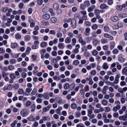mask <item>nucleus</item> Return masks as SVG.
<instances>
[{
	"label": "nucleus",
	"mask_w": 127,
	"mask_h": 127,
	"mask_svg": "<svg viewBox=\"0 0 127 127\" xmlns=\"http://www.w3.org/2000/svg\"><path fill=\"white\" fill-rule=\"evenodd\" d=\"M81 34H78L77 37L78 38V41L80 42L81 45L84 46L86 44L85 41L83 40V39L81 37Z\"/></svg>",
	"instance_id": "obj_1"
},
{
	"label": "nucleus",
	"mask_w": 127,
	"mask_h": 127,
	"mask_svg": "<svg viewBox=\"0 0 127 127\" xmlns=\"http://www.w3.org/2000/svg\"><path fill=\"white\" fill-rule=\"evenodd\" d=\"M120 76V75L119 74H118L116 75L115 80L114 81V83L116 84L118 83L119 79Z\"/></svg>",
	"instance_id": "obj_2"
},
{
	"label": "nucleus",
	"mask_w": 127,
	"mask_h": 127,
	"mask_svg": "<svg viewBox=\"0 0 127 127\" xmlns=\"http://www.w3.org/2000/svg\"><path fill=\"white\" fill-rule=\"evenodd\" d=\"M90 29L88 27L86 28L85 29L84 34L86 36H88L90 34Z\"/></svg>",
	"instance_id": "obj_3"
},
{
	"label": "nucleus",
	"mask_w": 127,
	"mask_h": 127,
	"mask_svg": "<svg viewBox=\"0 0 127 127\" xmlns=\"http://www.w3.org/2000/svg\"><path fill=\"white\" fill-rule=\"evenodd\" d=\"M104 12V10H100L97 9H95L94 10V13L95 15H98L100 14V12L103 13Z\"/></svg>",
	"instance_id": "obj_4"
},
{
	"label": "nucleus",
	"mask_w": 127,
	"mask_h": 127,
	"mask_svg": "<svg viewBox=\"0 0 127 127\" xmlns=\"http://www.w3.org/2000/svg\"><path fill=\"white\" fill-rule=\"evenodd\" d=\"M108 86H106L103 87V88L102 90V93L103 95H105L106 94V90H108Z\"/></svg>",
	"instance_id": "obj_5"
},
{
	"label": "nucleus",
	"mask_w": 127,
	"mask_h": 127,
	"mask_svg": "<svg viewBox=\"0 0 127 127\" xmlns=\"http://www.w3.org/2000/svg\"><path fill=\"white\" fill-rule=\"evenodd\" d=\"M28 112L26 111H23L21 112V115L23 117L26 116L28 114Z\"/></svg>",
	"instance_id": "obj_6"
},
{
	"label": "nucleus",
	"mask_w": 127,
	"mask_h": 127,
	"mask_svg": "<svg viewBox=\"0 0 127 127\" xmlns=\"http://www.w3.org/2000/svg\"><path fill=\"white\" fill-rule=\"evenodd\" d=\"M120 108V106L119 105H117L113 107L112 110L113 111L116 112Z\"/></svg>",
	"instance_id": "obj_7"
},
{
	"label": "nucleus",
	"mask_w": 127,
	"mask_h": 127,
	"mask_svg": "<svg viewBox=\"0 0 127 127\" xmlns=\"http://www.w3.org/2000/svg\"><path fill=\"white\" fill-rule=\"evenodd\" d=\"M42 17L44 19L47 20L49 19L50 18V15L49 14H46L43 15Z\"/></svg>",
	"instance_id": "obj_8"
},
{
	"label": "nucleus",
	"mask_w": 127,
	"mask_h": 127,
	"mask_svg": "<svg viewBox=\"0 0 127 127\" xmlns=\"http://www.w3.org/2000/svg\"><path fill=\"white\" fill-rule=\"evenodd\" d=\"M100 8L102 9H107L108 8V7L105 4L103 3L101 4L100 6Z\"/></svg>",
	"instance_id": "obj_9"
},
{
	"label": "nucleus",
	"mask_w": 127,
	"mask_h": 127,
	"mask_svg": "<svg viewBox=\"0 0 127 127\" xmlns=\"http://www.w3.org/2000/svg\"><path fill=\"white\" fill-rule=\"evenodd\" d=\"M104 36L105 37L107 38H110L111 40H112L113 39V37L107 33H105L104 35Z\"/></svg>",
	"instance_id": "obj_10"
},
{
	"label": "nucleus",
	"mask_w": 127,
	"mask_h": 127,
	"mask_svg": "<svg viewBox=\"0 0 127 127\" xmlns=\"http://www.w3.org/2000/svg\"><path fill=\"white\" fill-rule=\"evenodd\" d=\"M71 24L73 26V27L75 28L76 26V20L73 18L72 19L71 21Z\"/></svg>",
	"instance_id": "obj_11"
},
{
	"label": "nucleus",
	"mask_w": 127,
	"mask_h": 127,
	"mask_svg": "<svg viewBox=\"0 0 127 127\" xmlns=\"http://www.w3.org/2000/svg\"><path fill=\"white\" fill-rule=\"evenodd\" d=\"M55 100L59 104H61L62 102V98L59 97H58L55 98Z\"/></svg>",
	"instance_id": "obj_12"
},
{
	"label": "nucleus",
	"mask_w": 127,
	"mask_h": 127,
	"mask_svg": "<svg viewBox=\"0 0 127 127\" xmlns=\"http://www.w3.org/2000/svg\"><path fill=\"white\" fill-rule=\"evenodd\" d=\"M32 89L29 88H27L26 90L25 95H29L30 93L32 91Z\"/></svg>",
	"instance_id": "obj_13"
},
{
	"label": "nucleus",
	"mask_w": 127,
	"mask_h": 127,
	"mask_svg": "<svg viewBox=\"0 0 127 127\" xmlns=\"http://www.w3.org/2000/svg\"><path fill=\"white\" fill-rule=\"evenodd\" d=\"M118 16L120 18H122L127 17V14L126 13H122L119 14Z\"/></svg>",
	"instance_id": "obj_14"
},
{
	"label": "nucleus",
	"mask_w": 127,
	"mask_h": 127,
	"mask_svg": "<svg viewBox=\"0 0 127 127\" xmlns=\"http://www.w3.org/2000/svg\"><path fill=\"white\" fill-rule=\"evenodd\" d=\"M111 21H113L116 22L118 20V18L117 16H114L111 17Z\"/></svg>",
	"instance_id": "obj_15"
},
{
	"label": "nucleus",
	"mask_w": 127,
	"mask_h": 127,
	"mask_svg": "<svg viewBox=\"0 0 127 127\" xmlns=\"http://www.w3.org/2000/svg\"><path fill=\"white\" fill-rule=\"evenodd\" d=\"M58 46L59 49H63L64 47V45L63 43H59L58 45Z\"/></svg>",
	"instance_id": "obj_16"
},
{
	"label": "nucleus",
	"mask_w": 127,
	"mask_h": 127,
	"mask_svg": "<svg viewBox=\"0 0 127 127\" xmlns=\"http://www.w3.org/2000/svg\"><path fill=\"white\" fill-rule=\"evenodd\" d=\"M11 46L12 48H14L18 46L17 43H11Z\"/></svg>",
	"instance_id": "obj_17"
},
{
	"label": "nucleus",
	"mask_w": 127,
	"mask_h": 127,
	"mask_svg": "<svg viewBox=\"0 0 127 127\" xmlns=\"http://www.w3.org/2000/svg\"><path fill=\"white\" fill-rule=\"evenodd\" d=\"M71 41V38L69 37H67L65 39V42L66 43H69Z\"/></svg>",
	"instance_id": "obj_18"
},
{
	"label": "nucleus",
	"mask_w": 127,
	"mask_h": 127,
	"mask_svg": "<svg viewBox=\"0 0 127 127\" xmlns=\"http://www.w3.org/2000/svg\"><path fill=\"white\" fill-rule=\"evenodd\" d=\"M42 119L44 121H49L50 120V118L48 116H45L42 117Z\"/></svg>",
	"instance_id": "obj_19"
},
{
	"label": "nucleus",
	"mask_w": 127,
	"mask_h": 127,
	"mask_svg": "<svg viewBox=\"0 0 127 127\" xmlns=\"http://www.w3.org/2000/svg\"><path fill=\"white\" fill-rule=\"evenodd\" d=\"M62 110V107H59L56 110V113L59 114L61 113V110Z\"/></svg>",
	"instance_id": "obj_20"
},
{
	"label": "nucleus",
	"mask_w": 127,
	"mask_h": 127,
	"mask_svg": "<svg viewBox=\"0 0 127 127\" xmlns=\"http://www.w3.org/2000/svg\"><path fill=\"white\" fill-rule=\"evenodd\" d=\"M47 43L45 42H42L40 43V45L42 47H45L47 45Z\"/></svg>",
	"instance_id": "obj_21"
},
{
	"label": "nucleus",
	"mask_w": 127,
	"mask_h": 127,
	"mask_svg": "<svg viewBox=\"0 0 127 127\" xmlns=\"http://www.w3.org/2000/svg\"><path fill=\"white\" fill-rule=\"evenodd\" d=\"M99 41L97 39H94L93 40L92 43L94 45L96 46L97 44L98 43Z\"/></svg>",
	"instance_id": "obj_22"
},
{
	"label": "nucleus",
	"mask_w": 127,
	"mask_h": 127,
	"mask_svg": "<svg viewBox=\"0 0 127 127\" xmlns=\"http://www.w3.org/2000/svg\"><path fill=\"white\" fill-rule=\"evenodd\" d=\"M101 103L104 106H106L108 103V101L106 99H104L102 101Z\"/></svg>",
	"instance_id": "obj_23"
},
{
	"label": "nucleus",
	"mask_w": 127,
	"mask_h": 127,
	"mask_svg": "<svg viewBox=\"0 0 127 127\" xmlns=\"http://www.w3.org/2000/svg\"><path fill=\"white\" fill-rule=\"evenodd\" d=\"M118 60L121 63H122L124 62L125 61L124 59L121 56H118Z\"/></svg>",
	"instance_id": "obj_24"
},
{
	"label": "nucleus",
	"mask_w": 127,
	"mask_h": 127,
	"mask_svg": "<svg viewBox=\"0 0 127 127\" xmlns=\"http://www.w3.org/2000/svg\"><path fill=\"white\" fill-rule=\"evenodd\" d=\"M37 92V89L35 88H34L33 90L32 91V92L31 93V95L32 96L35 95L36 93Z\"/></svg>",
	"instance_id": "obj_25"
},
{
	"label": "nucleus",
	"mask_w": 127,
	"mask_h": 127,
	"mask_svg": "<svg viewBox=\"0 0 127 127\" xmlns=\"http://www.w3.org/2000/svg\"><path fill=\"white\" fill-rule=\"evenodd\" d=\"M127 72V67H125L123 68L122 70V72L123 74H124L125 73Z\"/></svg>",
	"instance_id": "obj_26"
},
{
	"label": "nucleus",
	"mask_w": 127,
	"mask_h": 127,
	"mask_svg": "<svg viewBox=\"0 0 127 127\" xmlns=\"http://www.w3.org/2000/svg\"><path fill=\"white\" fill-rule=\"evenodd\" d=\"M103 68L104 69H106L108 68L109 67L107 65V64L106 63H104L103 64L102 66Z\"/></svg>",
	"instance_id": "obj_27"
},
{
	"label": "nucleus",
	"mask_w": 127,
	"mask_h": 127,
	"mask_svg": "<svg viewBox=\"0 0 127 127\" xmlns=\"http://www.w3.org/2000/svg\"><path fill=\"white\" fill-rule=\"evenodd\" d=\"M27 119L29 121H34V118L33 116H32L29 117L27 118Z\"/></svg>",
	"instance_id": "obj_28"
},
{
	"label": "nucleus",
	"mask_w": 127,
	"mask_h": 127,
	"mask_svg": "<svg viewBox=\"0 0 127 127\" xmlns=\"http://www.w3.org/2000/svg\"><path fill=\"white\" fill-rule=\"evenodd\" d=\"M53 7L55 9H57L59 8V5L55 3L53 5Z\"/></svg>",
	"instance_id": "obj_29"
},
{
	"label": "nucleus",
	"mask_w": 127,
	"mask_h": 127,
	"mask_svg": "<svg viewBox=\"0 0 127 127\" xmlns=\"http://www.w3.org/2000/svg\"><path fill=\"white\" fill-rule=\"evenodd\" d=\"M31 108H32L31 111L32 112H34L35 110V106L34 104H33L31 106Z\"/></svg>",
	"instance_id": "obj_30"
},
{
	"label": "nucleus",
	"mask_w": 127,
	"mask_h": 127,
	"mask_svg": "<svg viewBox=\"0 0 127 127\" xmlns=\"http://www.w3.org/2000/svg\"><path fill=\"white\" fill-rule=\"evenodd\" d=\"M119 119L120 120L125 121L126 120L124 115L121 116L119 117Z\"/></svg>",
	"instance_id": "obj_31"
},
{
	"label": "nucleus",
	"mask_w": 127,
	"mask_h": 127,
	"mask_svg": "<svg viewBox=\"0 0 127 127\" xmlns=\"http://www.w3.org/2000/svg\"><path fill=\"white\" fill-rule=\"evenodd\" d=\"M48 8L47 7H45L43 8L42 9V11L44 13H46L48 11Z\"/></svg>",
	"instance_id": "obj_32"
},
{
	"label": "nucleus",
	"mask_w": 127,
	"mask_h": 127,
	"mask_svg": "<svg viewBox=\"0 0 127 127\" xmlns=\"http://www.w3.org/2000/svg\"><path fill=\"white\" fill-rule=\"evenodd\" d=\"M110 121L109 120V119H107L106 118L104 119V122L105 123H107L108 122H112L113 121H114V120H110Z\"/></svg>",
	"instance_id": "obj_33"
},
{
	"label": "nucleus",
	"mask_w": 127,
	"mask_h": 127,
	"mask_svg": "<svg viewBox=\"0 0 127 127\" xmlns=\"http://www.w3.org/2000/svg\"><path fill=\"white\" fill-rule=\"evenodd\" d=\"M53 78L54 80H59L61 79V78L60 76H55L53 77Z\"/></svg>",
	"instance_id": "obj_34"
},
{
	"label": "nucleus",
	"mask_w": 127,
	"mask_h": 127,
	"mask_svg": "<svg viewBox=\"0 0 127 127\" xmlns=\"http://www.w3.org/2000/svg\"><path fill=\"white\" fill-rule=\"evenodd\" d=\"M79 63V62L77 60H74L73 62V64L75 65H78Z\"/></svg>",
	"instance_id": "obj_35"
},
{
	"label": "nucleus",
	"mask_w": 127,
	"mask_h": 127,
	"mask_svg": "<svg viewBox=\"0 0 127 127\" xmlns=\"http://www.w3.org/2000/svg\"><path fill=\"white\" fill-rule=\"evenodd\" d=\"M14 69V66L12 65H10L8 67V69L9 70H12Z\"/></svg>",
	"instance_id": "obj_36"
},
{
	"label": "nucleus",
	"mask_w": 127,
	"mask_h": 127,
	"mask_svg": "<svg viewBox=\"0 0 127 127\" xmlns=\"http://www.w3.org/2000/svg\"><path fill=\"white\" fill-rule=\"evenodd\" d=\"M104 30L105 32H107L109 30V28L107 26H105L104 27Z\"/></svg>",
	"instance_id": "obj_37"
},
{
	"label": "nucleus",
	"mask_w": 127,
	"mask_h": 127,
	"mask_svg": "<svg viewBox=\"0 0 127 127\" xmlns=\"http://www.w3.org/2000/svg\"><path fill=\"white\" fill-rule=\"evenodd\" d=\"M119 114L117 112H115L113 114V116L115 118H117L118 117Z\"/></svg>",
	"instance_id": "obj_38"
},
{
	"label": "nucleus",
	"mask_w": 127,
	"mask_h": 127,
	"mask_svg": "<svg viewBox=\"0 0 127 127\" xmlns=\"http://www.w3.org/2000/svg\"><path fill=\"white\" fill-rule=\"evenodd\" d=\"M115 44L114 42H113L111 43L110 47L111 50H112L115 47Z\"/></svg>",
	"instance_id": "obj_39"
},
{
	"label": "nucleus",
	"mask_w": 127,
	"mask_h": 127,
	"mask_svg": "<svg viewBox=\"0 0 127 127\" xmlns=\"http://www.w3.org/2000/svg\"><path fill=\"white\" fill-rule=\"evenodd\" d=\"M69 87V84L66 83L64 85V88L66 90Z\"/></svg>",
	"instance_id": "obj_40"
},
{
	"label": "nucleus",
	"mask_w": 127,
	"mask_h": 127,
	"mask_svg": "<svg viewBox=\"0 0 127 127\" xmlns=\"http://www.w3.org/2000/svg\"><path fill=\"white\" fill-rule=\"evenodd\" d=\"M75 84L73 83H72L70 84V88L71 90H73L74 89L75 87Z\"/></svg>",
	"instance_id": "obj_41"
},
{
	"label": "nucleus",
	"mask_w": 127,
	"mask_h": 127,
	"mask_svg": "<svg viewBox=\"0 0 127 127\" xmlns=\"http://www.w3.org/2000/svg\"><path fill=\"white\" fill-rule=\"evenodd\" d=\"M71 107L73 109H75L77 107V105L75 103H73L71 105Z\"/></svg>",
	"instance_id": "obj_42"
},
{
	"label": "nucleus",
	"mask_w": 127,
	"mask_h": 127,
	"mask_svg": "<svg viewBox=\"0 0 127 127\" xmlns=\"http://www.w3.org/2000/svg\"><path fill=\"white\" fill-rule=\"evenodd\" d=\"M51 22L53 23H55L57 21V19L55 17H52L51 19Z\"/></svg>",
	"instance_id": "obj_43"
},
{
	"label": "nucleus",
	"mask_w": 127,
	"mask_h": 127,
	"mask_svg": "<svg viewBox=\"0 0 127 127\" xmlns=\"http://www.w3.org/2000/svg\"><path fill=\"white\" fill-rule=\"evenodd\" d=\"M32 58L33 59V61H36L37 60V56L35 55H32Z\"/></svg>",
	"instance_id": "obj_44"
},
{
	"label": "nucleus",
	"mask_w": 127,
	"mask_h": 127,
	"mask_svg": "<svg viewBox=\"0 0 127 127\" xmlns=\"http://www.w3.org/2000/svg\"><path fill=\"white\" fill-rule=\"evenodd\" d=\"M72 45L74 46L75 45V43L76 42V40L75 38H73L72 39Z\"/></svg>",
	"instance_id": "obj_45"
},
{
	"label": "nucleus",
	"mask_w": 127,
	"mask_h": 127,
	"mask_svg": "<svg viewBox=\"0 0 127 127\" xmlns=\"http://www.w3.org/2000/svg\"><path fill=\"white\" fill-rule=\"evenodd\" d=\"M43 96L44 97V98L47 99L49 98V97L48 94L46 93H44L43 94Z\"/></svg>",
	"instance_id": "obj_46"
},
{
	"label": "nucleus",
	"mask_w": 127,
	"mask_h": 127,
	"mask_svg": "<svg viewBox=\"0 0 127 127\" xmlns=\"http://www.w3.org/2000/svg\"><path fill=\"white\" fill-rule=\"evenodd\" d=\"M10 78L12 79H13L15 77V76L13 73L10 74Z\"/></svg>",
	"instance_id": "obj_47"
},
{
	"label": "nucleus",
	"mask_w": 127,
	"mask_h": 127,
	"mask_svg": "<svg viewBox=\"0 0 127 127\" xmlns=\"http://www.w3.org/2000/svg\"><path fill=\"white\" fill-rule=\"evenodd\" d=\"M92 54L94 56H95L97 55L98 52L96 50H94L93 51Z\"/></svg>",
	"instance_id": "obj_48"
},
{
	"label": "nucleus",
	"mask_w": 127,
	"mask_h": 127,
	"mask_svg": "<svg viewBox=\"0 0 127 127\" xmlns=\"http://www.w3.org/2000/svg\"><path fill=\"white\" fill-rule=\"evenodd\" d=\"M10 63L12 64H13L15 63L16 62V60L14 59H12L10 60Z\"/></svg>",
	"instance_id": "obj_49"
},
{
	"label": "nucleus",
	"mask_w": 127,
	"mask_h": 127,
	"mask_svg": "<svg viewBox=\"0 0 127 127\" xmlns=\"http://www.w3.org/2000/svg\"><path fill=\"white\" fill-rule=\"evenodd\" d=\"M113 53L115 54H117L118 53L119 50L117 49H114L112 51Z\"/></svg>",
	"instance_id": "obj_50"
},
{
	"label": "nucleus",
	"mask_w": 127,
	"mask_h": 127,
	"mask_svg": "<svg viewBox=\"0 0 127 127\" xmlns=\"http://www.w3.org/2000/svg\"><path fill=\"white\" fill-rule=\"evenodd\" d=\"M116 9L118 10L121 11L122 10V8L121 5H118L116 7Z\"/></svg>",
	"instance_id": "obj_51"
},
{
	"label": "nucleus",
	"mask_w": 127,
	"mask_h": 127,
	"mask_svg": "<svg viewBox=\"0 0 127 127\" xmlns=\"http://www.w3.org/2000/svg\"><path fill=\"white\" fill-rule=\"evenodd\" d=\"M38 48V46L37 45L34 44L32 47V49H37Z\"/></svg>",
	"instance_id": "obj_52"
},
{
	"label": "nucleus",
	"mask_w": 127,
	"mask_h": 127,
	"mask_svg": "<svg viewBox=\"0 0 127 127\" xmlns=\"http://www.w3.org/2000/svg\"><path fill=\"white\" fill-rule=\"evenodd\" d=\"M37 2L38 5H41L42 4L43 1L42 0H37Z\"/></svg>",
	"instance_id": "obj_53"
},
{
	"label": "nucleus",
	"mask_w": 127,
	"mask_h": 127,
	"mask_svg": "<svg viewBox=\"0 0 127 127\" xmlns=\"http://www.w3.org/2000/svg\"><path fill=\"white\" fill-rule=\"evenodd\" d=\"M89 0H86L84 2V4L87 7L89 6Z\"/></svg>",
	"instance_id": "obj_54"
},
{
	"label": "nucleus",
	"mask_w": 127,
	"mask_h": 127,
	"mask_svg": "<svg viewBox=\"0 0 127 127\" xmlns=\"http://www.w3.org/2000/svg\"><path fill=\"white\" fill-rule=\"evenodd\" d=\"M17 123V121L16 120L14 121L13 123L11 124V126L12 127H14Z\"/></svg>",
	"instance_id": "obj_55"
},
{
	"label": "nucleus",
	"mask_w": 127,
	"mask_h": 127,
	"mask_svg": "<svg viewBox=\"0 0 127 127\" xmlns=\"http://www.w3.org/2000/svg\"><path fill=\"white\" fill-rule=\"evenodd\" d=\"M84 124L87 126H88L90 125V123L88 121H86L84 122Z\"/></svg>",
	"instance_id": "obj_56"
},
{
	"label": "nucleus",
	"mask_w": 127,
	"mask_h": 127,
	"mask_svg": "<svg viewBox=\"0 0 127 127\" xmlns=\"http://www.w3.org/2000/svg\"><path fill=\"white\" fill-rule=\"evenodd\" d=\"M63 34L62 33L60 32L58 33L57 34V36L58 38L61 37L62 36Z\"/></svg>",
	"instance_id": "obj_57"
},
{
	"label": "nucleus",
	"mask_w": 127,
	"mask_h": 127,
	"mask_svg": "<svg viewBox=\"0 0 127 127\" xmlns=\"http://www.w3.org/2000/svg\"><path fill=\"white\" fill-rule=\"evenodd\" d=\"M105 112H108L110 111V109L109 107H105Z\"/></svg>",
	"instance_id": "obj_58"
},
{
	"label": "nucleus",
	"mask_w": 127,
	"mask_h": 127,
	"mask_svg": "<svg viewBox=\"0 0 127 127\" xmlns=\"http://www.w3.org/2000/svg\"><path fill=\"white\" fill-rule=\"evenodd\" d=\"M19 94H22L24 93V91L22 89H19L18 91Z\"/></svg>",
	"instance_id": "obj_59"
},
{
	"label": "nucleus",
	"mask_w": 127,
	"mask_h": 127,
	"mask_svg": "<svg viewBox=\"0 0 127 127\" xmlns=\"http://www.w3.org/2000/svg\"><path fill=\"white\" fill-rule=\"evenodd\" d=\"M49 11L51 13V15L53 16L54 15V13L53 12V10L51 8H50L49 9Z\"/></svg>",
	"instance_id": "obj_60"
},
{
	"label": "nucleus",
	"mask_w": 127,
	"mask_h": 127,
	"mask_svg": "<svg viewBox=\"0 0 127 127\" xmlns=\"http://www.w3.org/2000/svg\"><path fill=\"white\" fill-rule=\"evenodd\" d=\"M72 10L73 12H75L77 11V8L76 7H74L72 8Z\"/></svg>",
	"instance_id": "obj_61"
},
{
	"label": "nucleus",
	"mask_w": 127,
	"mask_h": 127,
	"mask_svg": "<svg viewBox=\"0 0 127 127\" xmlns=\"http://www.w3.org/2000/svg\"><path fill=\"white\" fill-rule=\"evenodd\" d=\"M24 5V4L23 3H20L19 5V8L20 9L22 8L23 7Z\"/></svg>",
	"instance_id": "obj_62"
},
{
	"label": "nucleus",
	"mask_w": 127,
	"mask_h": 127,
	"mask_svg": "<svg viewBox=\"0 0 127 127\" xmlns=\"http://www.w3.org/2000/svg\"><path fill=\"white\" fill-rule=\"evenodd\" d=\"M21 37V35L20 34L18 33L16 34L15 36V37L17 39L20 38Z\"/></svg>",
	"instance_id": "obj_63"
},
{
	"label": "nucleus",
	"mask_w": 127,
	"mask_h": 127,
	"mask_svg": "<svg viewBox=\"0 0 127 127\" xmlns=\"http://www.w3.org/2000/svg\"><path fill=\"white\" fill-rule=\"evenodd\" d=\"M46 124L47 127H50L51 125V123L50 122H48L46 123Z\"/></svg>",
	"instance_id": "obj_64"
}]
</instances>
